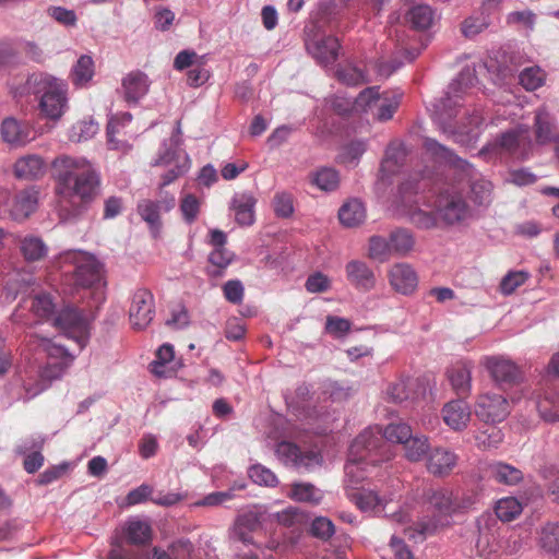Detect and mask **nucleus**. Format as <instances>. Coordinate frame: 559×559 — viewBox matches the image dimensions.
I'll return each instance as SVG.
<instances>
[{
	"mask_svg": "<svg viewBox=\"0 0 559 559\" xmlns=\"http://www.w3.org/2000/svg\"><path fill=\"white\" fill-rule=\"evenodd\" d=\"M276 455L285 465L310 469L321 464V455L314 451H301L293 442L282 441L276 445Z\"/></svg>",
	"mask_w": 559,
	"mask_h": 559,
	"instance_id": "12",
	"label": "nucleus"
},
{
	"mask_svg": "<svg viewBox=\"0 0 559 559\" xmlns=\"http://www.w3.org/2000/svg\"><path fill=\"white\" fill-rule=\"evenodd\" d=\"M190 164V158L185 152L167 150L162 154L153 164L154 166L168 167V170L162 176L159 189L183 176L189 170Z\"/></svg>",
	"mask_w": 559,
	"mask_h": 559,
	"instance_id": "14",
	"label": "nucleus"
},
{
	"mask_svg": "<svg viewBox=\"0 0 559 559\" xmlns=\"http://www.w3.org/2000/svg\"><path fill=\"white\" fill-rule=\"evenodd\" d=\"M425 501L427 510L432 513L428 521H419L415 526L408 525L411 516L405 511H399L391 514V521L400 524L403 534L408 539H425L427 535L432 534L439 526L449 524V519L456 513L454 492L449 488H432L426 491Z\"/></svg>",
	"mask_w": 559,
	"mask_h": 559,
	"instance_id": "3",
	"label": "nucleus"
},
{
	"mask_svg": "<svg viewBox=\"0 0 559 559\" xmlns=\"http://www.w3.org/2000/svg\"><path fill=\"white\" fill-rule=\"evenodd\" d=\"M472 360H459L447 371L452 390L459 397H468L472 392Z\"/></svg>",
	"mask_w": 559,
	"mask_h": 559,
	"instance_id": "20",
	"label": "nucleus"
},
{
	"mask_svg": "<svg viewBox=\"0 0 559 559\" xmlns=\"http://www.w3.org/2000/svg\"><path fill=\"white\" fill-rule=\"evenodd\" d=\"M180 212L186 223L192 224L200 213V201L193 194L185 195L180 201Z\"/></svg>",
	"mask_w": 559,
	"mask_h": 559,
	"instance_id": "56",
	"label": "nucleus"
},
{
	"mask_svg": "<svg viewBox=\"0 0 559 559\" xmlns=\"http://www.w3.org/2000/svg\"><path fill=\"white\" fill-rule=\"evenodd\" d=\"M50 166L60 214L64 217L80 215L99 193V173L85 157L66 154L55 157Z\"/></svg>",
	"mask_w": 559,
	"mask_h": 559,
	"instance_id": "1",
	"label": "nucleus"
},
{
	"mask_svg": "<svg viewBox=\"0 0 559 559\" xmlns=\"http://www.w3.org/2000/svg\"><path fill=\"white\" fill-rule=\"evenodd\" d=\"M44 443L45 439L39 437L20 447L19 453L25 455L23 467L28 474L36 473L44 465L45 457L41 454Z\"/></svg>",
	"mask_w": 559,
	"mask_h": 559,
	"instance_id": "31",
	"label": "nucleus"
},
{
	"mask_svg": "<svg viewBox=\"0 0 559 559\" xmlns=\"http://www.w3.org/2000/svg\"><path fill=\"white\" fill-rule=\"evenodd\" d=\"M471 199L475 204L487 206L492 201V185L484 178L471 182Z\"/></svg>",
	"mask_w": 559,
	"mask_h": 559,
	"instance_id": "46",
	"label": "nucleus"
},
{
	"mask_svg": "<svg viewBox=\"0 0 559 559\" xmlns=\"http://www.w3.org/2000/svg\"><path fill=\"white\" fill-rule=\"evenodd\" d=\"M55 311V304L48 294L23 299L11 316L12 322L31 326L41 320L50 318Z\"/></svg>",
	"mask_w": 559,
	"mask_h": 559,
	"instance_id": "10",
	"label": "nucleus"
},
{
	"mask_svg": "<svg viewBox=\"0 0 559 559\" xmlns=\"http://www.w3.org/2000/svg\"><path fill=\"white\" fill-rule=\"evenodd\" d=\"M436 20L435 10L428 4L412 7L405 14L406 23L415 31L429 29Z\"/></svg>",
	"mask_w": 559,
	"mask_h": 559,
	"instance_id": "33",
	"label": "nucleus"
},
{
	"mask_svg": "<svg viewBox=\"0 0 559 559\" xmlns=\"http://www.w3.org/2000/svg\"><path fill=\"white\" fill-rule=\"evenodd\" d=\"M352 323L345 318L328 316L325 321V331L334 337H342L350 330Z\"/></svg>",
	"mask_w": 559,
	"mask_h": 559,
	"instance_id": "59",
	"label": "nucleus"
},
{
	"mask_svg": "<svg viewBox=\"0 0 559 559\" xmlns=\"http://www.w3.org/2000/svg\"><path fill=\"white\" fill-rule=\"evenodd\" d=\"M426 186V180L421 178L403 182L400 187L401 201L407 207L408 219L417 228L450 227L462 224L471 216L469 205L457 191L439 193L433 203L435 211L423 210L419 204L426 198L419 195L418 189Z\"/></svg>",
	"mask_w": 559,
	"mask_h": 559,
	"instance_id": "2",
	"label": "nucleus"
},
{
	"mask_svg": "<svg viewBox=\"0 0 559 559\" xmlns=\"http://www.w3.org/2000/svg\"><path fill=\"white\" fill-rule=\"evenodd\" d=\"M457 455L448 448L437 447L429 451L426 460L428 473L435 477L449 476L457 464Z\"/></svg>",
	"mask_w": 559,
	"mask_h": 559,
	"instance_id": "19",
	"label": "nucleus"
},
{
	"mask_svg": "<svg viewBox=\"0 0 559 559\" xmlns=\"http://www.w3.org/2000/svg\"><path fill=\"white\" fill-rule=\"evenodd\" d=\"M305 286L309 293H324L331 288V281L325 274L317 272L307 278Z\"/></svg>",
	"mask_w": 559,
	"mask_h": 559,
	"instance_id": "63",
	"label": "nucleus"
},
{
	"mask_svg": "<svg viewBox=\"0 0 559 559\" xmlns=\"http://www.w3.org/2000/svg\"><path fill=\"white\" fill-rule=\"evenodd\" d=\"M545 80V71L537 66L525 68L519 75L520 84L527 91H535L543 86Z\"/></svg>",
	"mask_w": 559,
	"mask_h": 559,
	"instance_id": "48",
	"label": "nucleus"
},
{
	"mask_svg": "<svg viewBox=\"0 0 559 559\" xmlns=\"http://www.w3.org/2000/svg\"><path fill=\"white\" fill-rule=\"evenodd\" d=\"M336 79L348 86H357L369 82L367 73L353 64H344L336 70Z\"/></svg>",
	"mask_w": 559,
	"mask_h": 559,
	"instance_id": "41",
	"label": "nucleus"
},
{
	"mask_svg": "<svg viewBox=\"0 0 559 559\" xmlns=\"http://www.w3.org/2000/svg\"><path fill=\"white\" fill-rule=\"evenodd\" d=\"M405 457L411 462H418L429 453L428 438L425 436L409 437L404 444Z\"/></svg>",
	"mask_w": 559,
	"mask_h": 559,
	"instance_id": "42",
	"label": "nucleus"
},
{
	"mask_svg": "<svg viewBox=\"0 0 559 559\" xmlns=\"http://www.w3.org/2000/svg\"><path fill=\"white\" fill-rule=\"evenodd\" d=\"M94 75V61L90 56H81L72 70V81L75 85L87 83Z\"/></svg>",
	"mask_w": 559,
	"mask_h": 559,
	"instance_id": "49",
	"label": "nucleus"
},
{
	"mask_svg": "<svg viewBox=\"0 0 559 559\" xmlns=\"http://www.w3.org/2000/svg\"><path fill=\"white\" fill-rule=\"evenodd\" d=\"M341 45L336 37L325 36L308 44L307 48L321 64L333 63L338 57Z\"/></svg>",
	"mask_w": 559,
	"mask_h": 559,
	"instance_id": "27",
	"label": "nucleus"
},
{
	"mask_svg": "<svg viewBox=\"0 0 559 559\" xmlns=\"http://www.w3.org/2000/svg\"><path fill=\"white\" fill-rule=\"evenodd\" d=\"M312 182L324 191H333L338 187L340 176L333 168H322L314 175Z\"/></svg>",
	"mask_w": 559,
	"mask_h": 559,
	"instance_id": "51",
	"label": "nucleus"
},
{
	"mask_svg": "<svg viewBox=\"0 0 559 559\" xmlns=\"http://www.w3.org/2000/svg\"><path fill=\"white\" fill-rule=\"evenodd\" d=\"M475 415L484 423H501L510 414L508 400L496 393H481L474 405Z\"/></svg>",
	"mask_w": 559,
	"mask_h": 559,
	"instance_id": "11",
	"label": "nucleus"
},
{
	"mask_svg": "<svg viewBox=\"0 0 559 559\" xmlns=\"http://www.w3.org/2000/svg\"><path fill=\"white\" fill-rule=\"evenodd\" d=\"M257 199L251 192L236 193L230 203L235 218L239 225L250 226L254 222V206Z\"/></svg>",
	"mask_w": 559,
	"mask_h": 559,
	"instance_id": "28",
	"label": "nucleus"
},
{
	"mask_svg": "<svg viewBox=\"0 0 559 559\" xmlns=\"http://www.w3.org/2000/svg\"><path fill=\"white\" fill-rule=\"evenodd\" d=\"M171 559H193L194 546L187 538H180L168 546Z\"/></svg>",
	"mask_w": 559,
	"mask_h": 559,
	"instance_id": "57",
	"label": "nucleus"
},
{
	"mask_svg": "<svg viewBox=\"0 0 559 559\" xmlns=\"http://www.w3.org/2000/svg\"><path fill=\"white\" fill-rule=\"evenodd\" d=\"M424 148L430 154L437 162L447 163L455 168L464 170L468 176H472L474 168L465 159L457 157L450 148L440 144L438 141L431 138L424 140Z\"/></svg>",
	"mask_w": 559,
	"mask_h": 559,
	"instance_id": "23",
	"label": "nucleus"
},
{
	"mask_svg": "<svg viewBox=\"0 0 559 559\" xmlns=\"http://www.w3.org/2000/svg\"><path fill=\"white\" fill-rule=\"evenodd\" d=\"M272 204L277 217L287 218L294 213V199L288 192H276Z\"/></svg>",
	"mask_w": 559,
	"mask_h": 559,
	"instance_id": "53",
	"label": "nucleus"
},
{
	"mask_svg": "<svg viewBox=\"0 0 559 559\" xmlns=\"http://www.w3.org/2000/svg\"><path fill=\"white\" fill-rule=\"evenodd\" d=\"M67 84L51 76H43L38 82L40 114L51 120H59L68 108Z\"/></svg>",
	"mask_w": 559,
	"mask_h": 559,
	"instance_id": "9",
	"label": "nucleus"
},
{
	"mask_svg": "<svg viewBox=\"0 0 559 559\" xmlns=\"http://www.w3.org/2000/svg\"><path fill=\"white\" fill-rule=\"evenodd\" d=\"M406 152L402 145L394 143L390 144L381 162V180L384 181L392 175L396 174L404 164Z\"/></svg>",
	"mask_w": 559,
	"mask_h": 559,
	"instance_id": "32",
	"label": "nucleus"
},
{
	"mask_svg": "<svg viewBox=\"0 0 559 559\" xmlns=\"http://www.w3.org/2000/svg\"><path fill=\"white\" fill-rule=\"evenodd\" d=\"M338 218L347 227L359 225L366 218L364 204L357 199L346 202L338 211Z\"/></svg>",
	"mask_w": 559,
	"mask_h": 559,
	"instance_id": "39",
	"label": "nucleus"
},
{
	"mask_svg": "<svg viewBox=\"0 0 559 559\" xmlns=\"http://www.w3.org/2000/svg\"><path fill=\"white\" fill-rule=\"evenodd\" d=\"M490 25V21L484 13H478L466 17L461 23V33L466 38H474L483 33Z\"/></svg>",
	"mask_w": 559,
	"mask_h": 559,
	"instance_id": "47",
	"label": "nucleus"
},
{
	"mask_svg": "<svg viewBox=\"0 0 559 559\" xmlns=\"http://www.w3.org/2000/svg\"><path fill=\"white\" fill-rule=\"evenodd\" d=\"M0 132L4 142L15 145H23L28 142L31 133L26 124L20 123L14 118L4 119Z\"/></svg>",
	"mask_w": 559,
	"mask_h": 559,
	"instance_id": "36",
	"label": "nucleus"
},
{
	"mask_svg": "<svg viewBox=\"0 0 559 559\" xmlns=\"http://www.w3.org/2000/svg\"><path fill=\"white\" fill-rule=\"evenodd\" d=\"M148 78L142 71L135 70L128 73L122 80L124 99L128 103H136L148 92Z\"/></svg>",
	"mask_w": 559,
	"mask_h": 559,
	"instance_id": "26",
	"label": "nucleus"
},
{
	"mask_svg": "<svg viewBox=\"0 0 559 559\" xmlns=\"http://www.w3.org/2000/svg\"><path fill=\"white\" fill-rule=\"evenodd\" d=\"M132 120V116L129 112L122 114L120 117H112L107 124V139L111 148L118 147V141H116V134L119 132V128L123 127Z\"/></svg>",
	"mask_w": 559,
	"mask_h": 559,
	"instance_id": "60",
	"label": "nucleus"
},
{
	"mask_svg": "<svg viewBox=\"0 0 559 559\" xmlns=\"http://www.w3.org/2000/svg\"><path fill=\"white\" fill-rule=\"evenodd\" d=\"M347 281L357 290L369 292L376 286V275L366 262L352 260L345 266Z\"/></svg>",
	"mask_w": 559,
	"mask_h": 559,
	"instance_id": "22",
	"label": "nucleus"
},
{
	"mask_svg": "<svg viewBox=\"0 0 559 559\" xmlns=\"http://www.w3.org/2000/svg\"><path fill=\"white\" fill-rule=\"evenodd\" d=\"M391 287L399 294L411 295L418 285V276L412 265L407 263H395L388 272Z\"/></svg>",
	"mask_w": 559,
	"mask_h": 559,
	"instance_id": "18",
	"label": "nucleus"
},
{
	"mask_svg": "<svg viewBox=\"0 0 559 559\" xmlns=\"http://www.w3.org/2000/svg\"><path fill=\"white\" fill-rule=\"evenodd\" d=\"M522 503L514 497L500 499L495 508L496 515L503 522H510L522 513Z\"/></svg>",
	"mask_w": 559,
	"mask_h": 559,
	"instance_id": "44",
	"label": "nucleus"
},
{
	"mask_svg": "<svg viewBox=\"0 0 559 559\" xmlns=\"http://www.w3.org/2000/svg\"><path fill=\"white\" fill-rule=\"evenodd\" d=\"M261 525L260 516L257 512L249 511L240 514L235 522V534L242 543H252L251 533L255 532Z\"/></svg>",
	"mask_w": 559,
	"mask_h": 559,
	"instance_id": "38",
	"label": "nucleus"
},
{
	"mask_svg": "<svg viewBox=\"0 0 559 559\" xmlns=\"http://www.w3.org/2000/svg\"><path fill=\"white\" fill-rule=\"evenodd\" d=\"M444 424L454 431H462L471 421L472 412L465 397L445 403L441 411Z\"/></svg>",
	"mask_w": 559,
	"mask_h": 559,
	"instance_id": "17",
	"label": "nucleus"
},
{
	"mask_svg": "<svg viewBox=\"0 0 559 559\" xmlns=\"http://www.w3.org/2000/svg\"><path fill=\"white\" fill-rule=\"evenodd\" d=\"M19 249L27 262H37L46 258L48 247L45 241L35 235H26L19 239Z\"/></svg>",
	"mask_w": 559,
	"mask_h": 559,
	"instance_id": "34",
	"label": "nucleus"
},
{
	"mask_svg": "<svg viewBox=\"0 0 559 559\" xmlns=\"http://www.w3.org/2000/svg\"><path fill=\"white\" fill-rule=\"evenodd\" d=\"M536 21V14L531 10L510 12L507 16L509 25H521L527 29H533Z\"/></svg>",
	"mask_w": 559,
	"mask_h": 559,
	"instance_id": "62",
	"label": "nucleus"
},
{
	"mask_svg": "<svg viewBox=\"0 0 559 559\" xmlns=\"http://www.w3.org/2000/svg\"><path fill=\"white\" fill-rule=\"evenodd\" d=\"M47 165L39 155L32 154L20 157L13 166L14 176L19 179L34 180L43 177Z\"/></svg>",
	"mask_w": 559,
	"mask_h": 559,
	"instance_id": "25",
	"label": "nucleus"
},
{
	"mask_svg": "<svg viewBox=\"0 0 559 559\" xmlns=\"http://www.w3.org/2000/svg\"><path fill=\"white\" fill-rule=\"evenodd\" d=\"M344 8L357 13L373 12L380 13L389 0H338Z\"/></svg>",
	"mask_w": 559,
	"mask_h": 559,
	"instance_id": "50",
	"label": "nucleus"
},
{
	"mask_svg": "<svg viewBox=\"0 0 559 559\" xmlns=\"http://www.w3.org/2000/svg\"><path fill=\"white\" fill-rule=\"evenodd\" d=\"M534 133L536 143L540 145L549 144L558 140V132L555 119L544 107L538 108L534 119Z\"/></svg>",
	"mask_w": 559,
	"mask_h": 559,
	"instance_id": "24",
	"label": "nucleus"
},
{
	"mask_svg": "<svg viewBox=\"0 0 559 559\" xmlns=\"http://www.w3.org/2000/svg\"><path fill=\"white\" fill-rule=\"evenodd\" d=\"M392 254L390 238L372 236L369 240V257L380 261L386 260Z\"/></svg>",
	"mask_w": 559,
	"mask_h": 559,
	"instance_id": "54",
	"label": "nucleus"
},
{
	"mask_svg": "<svg viewBox=\"0 0 559 559\" xmlns=\"http://www.w3.org/2000/svg\"><path fill=\"white\" fill-rule=\"evenodd\" d=\"M368 430H371L376 437L381 438L382 441L389 447L390 451L391 447L386 441L401 443L404 445L407 439L412 437V428L404 423L390 424L384 428L383 431L378 427H376V430L372 428H369Z\"/></svg>",
	"mask_w": 559,
	"mask_h": 559,
	"instance_id": "37",
	"label": "nucleus"
},
{
	"mask_svg": "<svg viewBox=\"0 0 559 559\" xmlns=\"http://www.w3.org/2000/svg\"><path fill=\"white\" fill-rule=\"evenodd\" d=\"M55 325L67 333L75 334L81 347L85 345L87 322L82 311L73 307L63 308L55 318Z\"/></svg>",
	"mask_w": 559,
	"mask_h": 559,
	"instance_id": "16",
	"label": "nucleus"
},
{
	"mask_svg": "<svg viewBox=\"0 0 559 559\" xmlns=\"http://www.w3.org/2000/svg\"><path fill=\"white\" fill-rule=\"evenodd\" d=\"M488 472L495 481L507 486L518 485L523 480L524 477L521 469L503 462H496L490 464Z\"/></svg>",
	"mask_w": 559,
	"mask_h": 559,
	"instance_id": "35",
	"label": "nucleus"
},
{
	"mask_svg": "<svg viewBox=\"0 0 559 559\" xmlns=\"http://www.w3.org/2000/svg\"><path fill=\"white\" fill-rule=\"evenodd\" d=\"M132 326L136 330L145 329L154 317V297L147 289H138L132 297L129 309Z\"/></svg>",
	"mask_w": 559,
	"mask_h": 559,
	"instance_id": "15",
	"label": "nucleus"
},
{
	"mask_svg": "<svg viewBox=\"0 0 559 559\" xmlns=\"http://www.w3.org/2000/svg\"><path fill=\"white\" fill-rule=\"evenodd\" d=\"M311 533L313 536L326 540L334 534V524L326 518H317L311 524Z\"/></svg>",
	"mask_w": 559,
	"mask_h": 559,
	"instance_id": "64",
	"label": "nucleus"
},
{
	"mask_svg": "<svg viewBox=\"0 0 559 559\" xmlns=\"http://www.w3.org/2000/svg\"><path fill=\"white\" fill-rule=\"evenodd\" d=\"M392 452L381 438L371 430L359 433L349 448V459L345 464V475L352 487L358 486L367 477V467L391 460Z\"/></svg>",
	"mask_w": 559,
	"mask_h": 559,
	"instance_id": "4",
	"label": "nucleus"
},
{
	"mask_svg": "<svg viewBox=\"0 0 559 559\" xmlns=\"http://www.w3.org/2000/svg\"><path fill=\"white\" fill-rule=\"evenodd\" d=\"M38 206V191L28 188L14 194L10 204V216L16 222L28 218Z\"/></svg>",
	"mask_w": 559,
	"mask_h": 559,
	"instance_id": "21",
	"label": "nucleus"
},
{
	"mask_svg": "<svg viewBox=\"0 0 559 559\" xmlns=\"http://www.w3.org/2000/svg\"><path fill=\"white\" fill-rule=\"evenodd\" d=\"M39 347L47 354V362L36 376H29L23 381L24 399L32 400L46 391L55 380L60 379L73 364L74 356L69 350L51 340L41 337Z\"/></svg>",
	"mask_w": 559,
	"mask_h": 559,
	"instance_id": "5",
	"label": "nucleus"
},
{
	"mask_svg": "<svg viewBox=\"0 0 559 559\" xmlns=\"http://www.w3.org/2000/svg\"><path fill=\"white\" fill-rule=\"evenodd\" d=\"M249 476L254 483L259 485L273 487L277 484V477L275 474L262 465L252 466L249 471Z\"/></svg>",
	"mask_w": 559,
	"mask_h": 559,
	"instance_id": "61",
	"label": "nucleus"
},
{
	"mask_svg": "<svg viewBox=\"0 0 559 559\" xmlns=\"http://www.w3.org/2000/svg\"><path fill=\"white\" fill-rule=\"evenodd\" d=\"M412 392V381L409 379H399L389 384L386 396L393 403H401L408 400Z\"/></svg>",
	"mask_w": 559,
	"mask_h": 559,
	"instance_id": "52",
	"label": "nucleus"
},
{
	"mask_svg": "<svg viewBox=\"0 0 559 559\" xmlns=\"http://www.w3.org/2000/svg\"><path fill=\"white\" fill-rule=\"evenodd\" d=\"M527 135V129L519 128L502 133L497 140L480 150V154L495 153H508L512 154L516 151L520 141Z\"/></svg>",
	"mask_w": 559,
	"mask_h": 559,
	"instance_id": "29",
	"label": "nucleus"
},
{
	"mask_svg": "<svg viewBox=\"0 0 559 559\" xmlns=\"http://www.w3.org/2000/svg\"><path fill=\"white\" fill-rule=\"evenodd\" d=\"M538 544L548 552L559 550V523L549 522L542 526Z\"/></svg>",
	"mask_w": 559,
	"mask_h": 559,
	"instance_id": "45",
	"label": "nucleus"
},
{
	"mask_svg": "<svg viewBox=\"0 0 559 559\" xmlns=\"http://www.w3.org/2000/svg\"><path fill=\"white\" fill-rule=\"evenodd\" d=\"M127 543L133 546H147L153 539V530L147 521L131 519L123 526Z\"/></svg>",
	"mask_w": 559,
	"mask_h": 559,
	"instance_id": "30",
	"label": "nucleus"
},
{
	"mask_svg": "<svg viewBox=\"0 0 559 559\" xmlns=\"http://www.w3.org/2000/svg\"><path fill=\"white\" fill-rule=\"evenodd\" d=\"M401 97V94L390 92L380 94L378 86H371L359 93L355 106L362 111L371 112L379 121H388L397 110Z\"/></svg>",
	"mask_w": 559,
	"mask_h": 559,
	"instance_id": "8",
	"label": "nucleus"
},
{
	"mask_svg": "<svg viewBox=\"0 0 559 559\" xmlns=\"http://www.w3.org/2000/svg\"><path fill=\"white\" fill-rule=\"evenodd\" d=\"M140 216L151 226L159 224V203L151 200H143L138 205Z\"/></svg>",
	"mask_w": 559,
	"mask_h": 559,
	"instance_id": "58",
	"label": "nucleus"
},
{
	"mask_svg": "<svg viewBox=\"0 0 559 559\" xmlns=\"http://www.w3.org/2000/svg\"><path fill=\"white\" fill-rule=\"evenodd\" d=\"M480 364L498 384L512 385L521 379V371L519 367L513 361L503 357L484 356Z\"/></svg>",
	"mask_w": 559,
	"mask_h": 559,
	"instance_id": "13",
	"label": "nucleus"
},
{
	"mask_svg": "<svg viewBox=\"0 0 559 559\" xmlns=\"http://www.w3.org/2000/svg\"><path fill=\"white\" fill-rule=\"evenodd\" d=\"M57 263L61 270L72 273L74 284L79 287H93L103 278L100 262L88 252L81 250L62 252L58 257Z\"/></svg>",
	"mask_w": 559,
	"mask_h": 559,
	"instance_id": "7",
	"label": "nucleus"
},
{
	"mask_svg": "<svg viewBox=\"0 0 559 559\" xmlns=\"http://www.w3.org/2000/svg\"><path fill=\"white\" fill-rule=\"evenodd\" d=\"M389 238L391 250L394 254L404 257L414 249L415 238L413 234L405 228L393 230Z\"/></svg>",
	"mask_w": 559,
	"mask_h": 559,
	"instance_id": "40",
	"label": "nucleus"
},
{
	"mask_svg": "<svg viewBox=\"0 0 559 559\" xmlns=\"http://www.w3.org/2000/svg\"><path fill=\"white\" fill-rule=\"evenodd\" d=\"M463 74L460 75V79L455 81L453 84L449 86V91L447 96L440 102L441 112L438 116L439 122L441 124V129L444 133L449 134V136L456 143H460L465 146L473 145L478 138V128L481 124V117L478 114H474L469 118L468 126L462 127H453L447 119L453 117L452 105L457 106L456 98L459 97L457 92L461 85V81L463 80ZM456 114L454 115V117Z\"/></svg>",
	"mask_w": 559,
	"mask_h": 559,
	"instance_id": "6",
	"label": "nucleus"
},
{
	"mask_svg": "<svg viewBox=\"0 0 559 559\" xmlns=\"http://www.w3.org/2000/svg\"><path fill=\"white\" fill-rule=\"evenodd\" d=\"M288 496L293 500L310 503H319L322 499L321 491L309 483L293 484Z\"/></svg>",
	"mask_w": 559,
	"mask_h": 559,
	"instance_id": "43",
	"label": "nucleus"
},
{
	"mask_svg": "<svg viewBox=\"0 0 559 559\" xmlns=\"http://www.w3.org/2000/svg\"><path fill=\"white\" fill-rule=\"evenodd\" d=\"M528 273L524 271L509 272L500 282V290L503 295H510L528 280Z\"/></svg>",
	"mask_w": 559,
	"mask_h": 559,
	"instance_id": "55",
	"label": "nucleus"
}]
</instances>
